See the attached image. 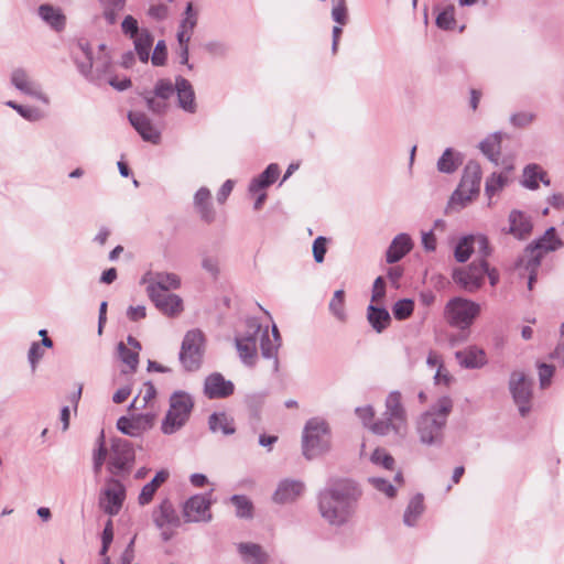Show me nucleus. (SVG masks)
<instances>
[{"instance_id": "b1692460", "label": "nucleus", "mask_w": 564, "mask_h": 564, "mask_svg": "<svg viewBox=\"0 0 564 564\" xmlns=\"http://www.w3.org/2000/svg\"><path fill=\"white\" fill-rule=\"evenodd\" d=\"M128 119L131 126L139 132L143 140L158 143L160 140L159 131L153 127L149 117L139 111H130Z\"/></svg>"}, {"instance_id": "6ab92c4d", "label": "nucleus", "mask_w": 564, "mask_h": 564, "mask_svg": "<svg viewBox=\"0 0 564 564\" xmlns=\"http://www.w3.org/2000/svg\"><path fill=\"white\" fill-rule=\"evenodd\" d=\"M260 350L263 358L272 361V371L278 372V351L281 346V336L275 325L272 326V338L269 335L268 326L260 332Z\"/></svg>"}, {"instance_id": "20e7f679", "label": "nucleus", "mask_w": 564, "mask_h": 564, "mask_svg": "<svg viewBox=\"0 0 564 564\" xmlns=\"http://www.w3.org/2000/svg\"><path fill=\"white\" fill-rule=\"evenodd\" d=\"M329 430L327 423L318 417L310 419L303 430L302 453L308 460L329 449Z\"/></svg>"}, {"instance_id": "4c0bfd02", "label": "nucleus", "mask_w": 564, "mask_h": 564, "mask_svg": "<svg viewBox=\"0 0 564 564\" xmlns=\"http://www.w3.org/2000/svg\"><path fill=\"white\" fill-rule=\"evenodd\" d=\"M134 51L142 63H148L150 58V50L153 45V35L148 29H141V33L132 37Z\"/></svg>"}, {"instance_id": "ddd939ff", "label": "nucleus", "mask_w": 564, "mask_h": 564, "mask_svg": "<svg viewBox=\"0 0 564 564\" xmlns=\"http://www.w3.org/2000/svg\"><path fill=\"white\" fill-rule=\"evenodd\" d=\"M509 389L521 416L531 410L532 383L524 372L513 371L510 376Z\"/></svg>"}, {"instance_id": "cd10ccee", "label": "nucleus", "mask_w": 564, "mask_h": 564, "mask_svg": "<svg viewBox=\"0 0 564 564\" xmlns=\"http://www.w3.org/2000/svg\"><path fill=\"white\" fill-rule=\"evenodd\" d=\"M458 364L467 369L480 368L486 364V354L475 346L455 352Z\"/></svg>"}, {"instance_id": "a211bd4d", "label": "nucleus", "mask_w": 564, "mask_h": 564, "mask_svg": "<svg viewBox=\"0 0 564 564\" xmlns=\"http://www.w3.org/2000/svg\"><path fill=\"white\" fill-rule=\"evenodd\" d=\"M186 522H208L212 520L210 500L205 495L191 497L183 506Z\"/></svg>"}, {"instance_id": "c85d7f7f", "label": "nucleus", "mask_w": 564, "mask_h": 564, "mask_svg": "<svg viewBox=\"0 0 564 564\" xmlns=\"http://www.w3.org/2000/svg\"><path fill=\"white\" fill-rule=\"evenodd\" d=\"M512 165H509L501 173H492L486 180L485 194L488 197V206L492 205V197L501 192L509 183V173L512 171Z\"/></svg>"}, {"instance_id": "052dcab7", "label": "nucleus", "mask_w": 564, "mask_h": 564, "mask_svg": "<svg viewBox=\"0 0 564 564\" xmlns=\"http://www.w3.org/2000/svg\"><path fill=\"white\" fill-rule=\"evenodd\" d=\"M335 6L332 10L333 20L339 24L345 25L348 22L347 7L345 0H333Z\"/></svg>"}, {"instance_id": "412c9836", "label": "nucleus", "mask_w": 564, "mask_h": 564, "mask_svg": "<svg viewBox=\"0 0 564 564\" xmlns=\"http://www.w3.org/2000/svg\"><path fill=\"white\" fill-rule=\"evenodd\" d=\"M304 484L297 479H282L272 496V500L279 505L294 502L304 491Z\"/></svg>"}, {"instance_id": "2eb2a0df", "label": "nucleus", "mask_w": 564, "mask_h": 564, "mask_svg": "<svg viewBox=\"0 0 564 564\" xmlns=\"http://www.w3.org/2000/svg\"><path fill=\"white\" fill-rule=\"evenodd\" d=\"M10 82L22 94L34 97L44 104L50 102L47 95L42 91L41 85L32 78L26 69L14 68L11 72Z\"/></svg>"}, {"instance_id": "4468645a", "label": "nucleus", "mask_w": 564, "mask_h": 564, "mask_svg": "<svg viewBox=\"0 0 564 564\" xmlns=\"http://www.w3.org/2000/svg\"><path fill=\"white\" fill-rule=\"evenodd\" d=\"M145 284L148 296H154L160 293H169L171 290H177L181 286V279L175 273L170 272H147L140 281Z\"/></svg>"}, {"instance_id": "79ce46f5", "label": "nucleus", "mask_w": 564, "mask_h": 564, "mask_svg": "<svg viewBox=\"0 0 564 564\" xmlns=\"http://www.w3.org/2000/svg\"><path fill=\"white\" fill-rule=\"evenodd\" d=\"M329 311L333 314V316L341 322L345 323L347 319V314L345 311V292L343 290L335 291L329 304H328Z\"/></svg>"}, {"instance_id": "dca6fc26", "label": "nucleus", "mask_w": 564, "mask_h": 564, "mask_svg": "<svg viewBox=\"0 0 564 564\" xmlns=\"http://www.w3.org/2000/svg\"><path fill=\"white\" fill-rule=\"evenodd\" d=\"M126 498V488L120 480L111 478L102 491L100 506L109 516H116L122 508Z\"/></svg>"}, {"instance_id": "13d9d810", "label": "nucleus", "mask_w": 564, "mask_h": 564, "mask_svg": "<svg viewBox=\"0 0 564 564\" xmlns=\"http://www.w3.org/2000/svg\"><path fill=\"white\" fill-rule=\"evenodd\" d=\"M370 460L376 465H381L388 470H392L395 463L394 458L382 448L375 449L371 454Z\"/></svg>"}, {"instance_id": "f3484780", "label": "nucleus", "mask_w": 564, "mask_h": 564, "mask_svg": "<svg viewBox=\"0 0 564 564\" xmlns=\"http://www.w3.org/2000/svg\"><path fill=\"white\" fill-rule=\"evenodd\" d=\"M563 246L562 240L558 238L554 227L549 228L544 235L531 243L527 251L530 253V262L534 267L540 264L541 258L551 251H555Z\"/></svg>"}, {"instance_id": "0e129e2a", "label": "nucleus", "mask_w": 564, "mask_h": 564, "mask_svg": "<svg viewBox=\"0 0 564 564\" xmlns=\"http://www.w3.org/2000/svg\"><path fill=\"white\" fill-rule=\"evenodd\" d=\"M121 30L123 34L129 36L130 39L141 33V29H139L138 21L132 15H127L123 19L121 23Z\"/></svg>"}, {"instance_id": "39448f33", "label": "nucleus", "mask_w": 564, "mask_h": 564, "mask_svg": "<svg viewBox=\"0 0 564 564\" xmlns=\"http://www.w3.org/2000/svg\"><path fill=\"white\" fill-rule=\"evenodd\" d=\"M194 408L192 397L184 391H175L170 397V408L162 421L161 430L171 435L180 431L188 421Z\"/></svg>"}, {"instance_id": "9b49d317", "label": "nucleus", "mask_w": 564, "mask_h": 564, "mask_svg": "<svg viewBox=\"0 0 564 564\" xmlns=\"http://www.w3.org/2000/svg\"><path fill=\"white\" fill-rule=\"evenodd\" d=\"M152 520L156 529L161 531V538L165 542L173 538V528H177L181 524L180 517L170 499H163L153 509Z\"/></svg>"}, {"instance_id": "72a5a7b5", "label": "nucleus", "mask_w": 564, "mask_h": 564, "mask_svg": "<svg viewBox=\"0 0 564 564\" xmlns=\"http://www.w3.org/2000/svg\"><path fill=\"white\" fill-rule=\"evenodd\" d=\"M541 181L544 185H550V180L546 172L538 164H529L523 170L522 185L529 189H536L539 182Z\"/></svg>"}, {"instance_id": "a19ab883", "label": "nucleus", "mask_w": 564, "mask_h": 564, "mask_svg": "<svg viewBox=\"0 0 564 564\" xmlns=\"http://www.w3.org/2000/svg\"><path fill=\"white\" fill-rule=\"evenodd\" d=\"M423 511H424L423 496L419 494L410 500V502L405 509V512L403 516L404 524H406L408 527H413L416 523L420 516L423 513Z\"/></svg>"}, {"instance_id": "0eeeda50", "label": "nucleus", "mask_w": 564, "mask_h": 564, "mask_svg": "<svg viewBox=\"0 0 564 564\" xmlns=\"http://www.w3.org/2000/svg\"><path fill=\"white\" fill-rule=\"evenodd\" d=\"M481 181V167L476 161H469L463 173L462 181L458 188L454 192L451 198L452 204H459L464 207L471 200L474 195L479 193Z\"/></svg>"}, {"instance_id": "49530a36", "label": "nucleus", "mask_w": 564, "mask_h": 564, "mask_svg": "<svg viewBox=\"0 0 564 564\" xmlns=\"http://www.w3.org/2000/svg\"><path fill=\"white\" fill-rule=\"evenodd\" d=\"M156 395L155 387L151 382H145L143 390L138 394L130 404V409L141 410L152 401Z\"/></svg>"}, {"instance_id": "5fc2aeb1", "label": "nucleus", "mask_w": 564, "mask_h": 564, "mask_svg": "<svg viewBox=\"0 0 564 564\" xmlns=\"http://www.w3.org/2000/svg\"><path fill=\"white\" fill-rule=\"evenodd\" d=\"M118 351L122 362L126 364L130 370H135L139 364V352L128 348L123 343H119Z\"/></svg>"}, {"instance_id": "37998d69", "label": "nucleus", "mask_w": 564, "mask_h": 564, "mask_svg": "<svg viewBox=\"0 0 564 564\" xmlns=\"http://www.w3.org/2000/svg\"><path fill=\"white\" fill-rule=\"evenodd\" d=\"M236 508V516L242 519H251L253 516V505L251 500L243 495H234L230 498Z\"/></svg>"}, {"instance_id": "f03ea898", "label": "nucleus", "mask_w": 564, "mask_h": 564, "mask_svg": "<svg viewBox=\"0 0 564 564\" xmlns=\"http://www.w3.org/2000/svg\"><path fill=\"white\" fill-rule=\"evenodd\" d=\"M453 400L443 395L427 411L419 415L415 431L421 444L430 447L443 446L447 420L453 411Z\"/></svg>"}, {"instance_id": "7c9ffc66", "label": "nucleus", "mask_w": 564, "mask_h": 564, "mask_svg": "<svg viewBox=\"0 0 564 564\" xmlns=\"http://www.w3.org/2000/svg\"><path fill=\"white\" fill-rule=\"evenodd\" d=\"M501 141L502 134L500 132H495L489 134L479 143V150L481 153L495 165L499 164Z\"/></svg>"}, {"instance_id": "f257e3e1", "label": "nucleus", "mask_w": 564, "mask_h": 564, "mask_svg": "<svg viewBox=\"0 0 564 564\" xmlns=\"http://www.w3.org/2000/svg\"><path fill=\"white\" fill-rule=\"evenodd\" d=\"M361 496L358 485L350 479H336L318 492V511L332 527L345 525L355 514Z\"/></svg>"}, {"instance_id": "774afa93", "label": "nucleus", "mask_w": 564, "mask_h": 564, "mask_svg": "<svg viewBox=\"0 0 564 564\" xmlns=\"http://www.w3.org/2000/svg\"><path fill=\"white\" fill-rule=\"evenodd\" d=\"M539 380L542 389L546 388L551 383V379L554 375V367L547 364H540L538 366Z\"/></svg>"}, {"instance_id": "bb28decb", "label": "nucleus", "mask_w": 564, "mask_h": 564, "mask_svg": "<svg viewBox=\"0 0 564 564\" xmlns=\"http://www.w3.org/2000/svg\"><path fill=\"white\" fill-rule=\"evenodd\" d=\"M413 248V242L408 234H399L391 241L387 252L386 261L388 263H395L408 254Z\"/></svg>"}, {"instance_id": "473e14b6", "label": "nucleus", "mask_w": 564, "mask_h": 564, "mask_svg": "<svg viewBox=\"0 0 564 564\" xmlns=\"http://www.w3.org/2000/svg\"><path fill=\"white\" fill-rule=\"evenodd\" d=\"M170 473L166 469H162L155 474L152 480L145 484L141 492L138 497V502L140 506H145L150 503L162 484H164L169 479Z\"/></svg>"}, {"instance_id": "c03bdc74", "label": "nucleus", "mask_w": 564, "mask_h": 564, "mask_svg": "<svg viewBox=\"0 0 564 564\" xmlns=\"http://www.w3.org/2000/svg\"><path fill=\"white\" fill-rule=\"evenodd\" d=\"M78 48L82 51V53L85 57L84 61H79L78 58H76V64H77L78 70L80 72V74L83 76L93 80L94 79V76H93L94 63H93V56H91L89 46L86 43H79Z\"/></svg>"}, {"instance_id": "a18cd8bd", "label": "nucleus", "mask_w": 564, "mask_h": 564, "mask_svg": "<svg viewBox=\"0 0 564 564\" xmlns=\"http://www.w3.org/2000/svg\"><path fill=\"white\" fill-rule=\"evenodd\" d=\"M462 163L460 159L455 158V153L451 148H447L437 161V170L442 173H453Z\"/></svg>"}, {"instance_id": "e2e57ef3", "label": "nucleus", "mask_w": 564, "mask_h": 564, "mask_svg": "<svg viewBox=\"0 0 564 564\" xmlns=\"http://www.w3.org/2000/svg\"><path fill=\"white\" fill-rule=\"evenodd\" d=\"M144 98L149 110L153 113L163 115L167 111L169 104L165 100L155 97V95L145 96Z\"/></svg>"}, {"instance_id": "de8ad7c7", "label": "nucleus", "mask_w": 564, "mask_h": 564, "mask_svg": "<svg viewBox=\"0 0 564 564\" xmlns=\"http://www.w3.org/2000/svg\"><path fill=\"white\" fill-rule=\"evenodd\" d=\"M6 105L14 109L21 117L32 122L39 121L44 117V113L35 107L22 106L12 100L7 101Z\"/></svg>"}, {"instance_id": "423d86ee", "label": "nucleus", "mask_w": 564, "mask_h": 564, "mask_svg": "<svg viewBox=\"0 0 564 564\" xmlns=\"http://www.w3.org/2000/svg\"><path fill=\"white\" fill-rule=\"evenodd\" d=\"M479 313V304L462 297L452 299L444 311L448 324L460 329H467Z\"/></svg>"}, {"instance_id": "6e6d98bb", "label": "nucleus", "mask_w": 564, "mask_h": 564, "mask_svg": "<svg viewBox=\"0 0 564 564\" xmlns=\"http://www.w3.org/2000/svg\"><path fill=\"white\" fill-rule=\"evenodd\" d=\"M455 9L453 6H447L436 17V24L440 29L452 30L455 26Z\"/></svg>"}, {"instance_id": "9d476101", "label": "nucleus", "mask_w": 564, "mask_h": 564, "mask_svg": "<svg viewBox=\"0 0 564 564\" xmlns=\"http://www.w3.org/2000/svg\"><path fill=\"white\" fill-rule=\"evenodd\" d=\"M261 324L256 318L247 321V332L242 337L236 338V348L241 361L246 366H254L257 362V340L260 338Z\"/></svg>"}, {"instance_id": "7ed1b4c3", "label": "nucleus", "mask_w": 564, "mask_h": 564, "mask_svg": "<svg viewBox=\"0 0 564 564\" xmlns=\"http://www.w3.org/2000/svg\"><path fill=\"white\" fill-rule=\"evenodd\" d=\"M386 410L382 417L370 425V431L377 435L386 436L390 433L403 436L408 427V413L402 403L399 391H391L386 399Z\"/></svg>"}, {"instance_id": "864d4df0", "label": "nucleus", "mask_w": 564, "mask_h": 564, "mask_svg": "<svg viewBox=\"0 0 564 564\" xmlns=\"http://www.w3.org/2000/svg\"><path fill=\"white\" fill-rule=\"evenodd\" d=\"M197 12L194 10L193 3L188 2L184 11V18L182 19L178 29L193 34L194 29L197 25Z\"/></svg>"}, {"instance_id": "aec40b11", "label": "nucleus", "mask_w": 564, "mask_h": 564, "mask_svg": "<svg viewBox=\"0 0 564 564\" xmlns=\"http://www.w3.org/2000/svg\"><path fill=\"white\" fill-rule=\"evenodd\" d=\"M235 386L219 372H214L205 379L204 393L208 399H224L234 393Z\"/></svg>"}, {"instance_id": "a878e982", "label": "nucleus", "mask_w": 564, "mask_h": 564, "mask_svg": "<svg viewBox=\"0 0 564 564\" xmlns=\"http://www.w3.org/2000/svg\"><path fill=\"white\" fill-rule=\"evenodd\" d=\"M531 217L525 213L513 209L509 214V234L518 239L527 238L532 231Z\"/></svg>"}, {"instance_id": "2f4dec72", "label": "nucleus", "mask_w": 564, "mask_h": 564, "mask_svg": "<svg viewBox=\"0 0 564 564\" xmlns=\"http://www.w3.org/2000/svg\"><path fill=\"white\" fill-rule=\"evenodd\" d=\"M210 197L212 195L207 187H200L194 196V206L200 218L206 223H212L215 219V210L210 204Z\"/></svg>"}, {"instance_id": "680f3d73", "label": "nucleus", "mask_w": 564, "mask_h": 564, "mask_svg": "<svg viewBox=\"0 0 564 564\" xmlns=\"http://www.w3.org/2000/svg\"><path fill=\"white\" fill-rule=\"evenodd\" d=\"M167 51L166 44L163 40H160L153 51L151 56V62L154 66H163L166 63Z\"/></svg>"}, {"instance_id": "4d7b16f0", "label": "nucleus", "mask_w": 564, "mask_h": 564, "mask_svg": "<svg viewBox=\"0 0 564 564\" xmlns=\"http://www.w3.org/2000/svg\"><path fill=\"white\" fill-rule=\"evenodd\" d=\"M470 238L474 253H477L480 259L486 260L491 252L487 237L484 235H470Z\"/></svg>"}, {"instance_id": "c756f323", "label": "nucleus", "mask_w": 564, "mask_h": 564, "mask_svg": "<svg viewBox=\"0 0 564 564\" xmlns=\"http://www.w3.org/2000/svg\"><path fill=\"white\" fill-rule=\"evenodd\" d=\"M238 552L247 564H267L269 560L268 553L257 543H239Z\"/></svg>"}, {"instance_id": "8fccbe9b", "label": "nucleus", "mask_w": 564, "mask_h": 564, "mask_svg": "<svg viewBox=\"0 0 564 564\" xmlns=\"http://www.w3.org/2000/svg\"><path fill=\"white\" fill-rule=\"evenodd\" d=\"M414 310V302L410 299H402L394 303L392 306L393 316L398 321H403L409 318Z\"/></svg>"}, {"instance_id": "f8f14e48", "label": "nucleus", "mask_w": 564, "mask_h": 564, "mask_svg": "<svg viewBox=\"0 0 564 564\" xmlns=\"http://www.w3.org/2000/svg\"><path fill=\"white\" fill-rule=\"evenodd\" d=\"M486 271V260H474L467 268L456 269L453 272V280L466 291L475 292L482 285Z\"/></svg>"}, {"instance_id": "09e8293b", "label": "nucleus", "mask_w": 564, "mask_h": 564, "mask_svg": "<svg viewBox=\"0 0 564 564\" xmlns=\"http://www.w3.org/2000/svg\"><path fill=\"white\" fill-rule=\"evenodd\" d=\"M108 451L105 446V436L104 432H101L98 438V447L94 451L93 454V469L96 476H98L101 471L102 465L106 460Z\"/></svg>"}, {"instance_id": "e433bc0d", "label": "nucleus", "mask_w": 564, "mask_h": 564, "mask_svg": "<svg viewBox=\"0 0 564 564\" xmlns=\"http://www.w3.org/2000/svg\"><path fill=\"white\" fill-rule=\"evenodd\" d=\"M367 319L377 333H382L391 322L389 312L383 307L370 304L367 308Z\"/></svg>"}, {"instance_id": "c9c22d12", "label": "nucleus", "mask_w": 564, "mask_h": 564, "mask_svg": "<svg viewBox=\"0 0 564 564\" xmlns=\"http://www.w3.org/2000/svg\"><path fill=\"white\" fill-rule=\"evenodd\" d=\"M280 173L279 165L275 163H271L267 166V169L256 178H253L249 185L250 193L261 192L263 188L268 187L272 183L275 182Z\"/></svg>"}, {"instance_id": "393cba45", "label": "nucleus", "mask_w": 564, "mask_h": 564, "mask_svg": "<svg viewBox=\"0 0 564 564\" xmlns=\"http://www.w3.org/2000/svg\"><path fill=\"white\" fill-rule=\"evenodd\" d=\"M154 306L165 316L174 317L183 311L182 299L173 293H160L149 296Z\"/></svg>"}, {"instance_id": "1a4fd4ad", "label": "nucleus", "mask_w": 564, "mask_h": 564, "mask_svg": "<svg viewBox=\"0 0 564 564\" xmlns=\"http://www.w3.org/2000/svg\"><path fill=\"white\" fill-rule=\"evenodd\" d=\"M135 453L131 443L123 438H115L109 454L108 470L119 476L128 474L133 467Z\"/></svg>"}, {"instance_id": "bf43d9fd", "label": "nucleus", "mask_w": 564, "mask_h": 564, "mask_svg": "<svg viewBox=\"0 0 564 564\" xmlns=\"http://www.w3.org/2000/svg\"><path fill=\"white\" fill-rule=\"evenodd\" d=\"M369 484L378 491L384 494L387 497L392 498L395 495V488L387 479L382 477L368 478Z\"/></svg>"}, {"instance_id": "69168bd1", "label": "nucleus", "mask_w": 564, "mask_h": 564, "mask_svg": "<svg viewBox=\"0 0 564 564\" xmlns=\"http://www.w3.org/2000/svg\"><path fill=\"white\" fill-rule=\"evenodd\" d=\"M43 355L44 349L42 348L41 344L39 341H34L28 352V360L33 371L36 369V366L42 359Z\"/></svg>"}, {"instance_id": "338daca9", "label": "nucleus", "mask_w": 564, "mask_h": 564, "mask_svg": "<svg viewBox=\"0 0 564 564\" xmlns=\"http://www.w3.org/2000/svg\"><path fill=\"white\" fill-rule=\"evenodd\" d=\"M327 239L323 236L317 237L313 242V256L317 263H322L327 251Z\"/></svg>"}, {"instance_id": "5701e85b", "label": "nucleus", "mask_w": 564, "mask_h": 564, "mask_svg": "<svg viewBox=\"0 0 564 564\" xmlns=\"http://www.w3.org/2000/svg\"><path fill=\"white\" fill-rule=\"evenodd\" d=\"M153 420L152 414H143L132 419L121 416L117 421V429L126 435L139 436L153 425Z\"/></svg>"}, {"instance_id": "6e6552de", "label": "nucleus", "mask_w": 564, "mask_h": 564, "mask_svg": "<svg viewBox=\"0 0 564 564\" xmlns=\"http://www.w3.org/2000/svg\"><path fill=\"white\" fill-rule=\"evenodd\" d=\"M204 340V335L199 329H192L185 334L178 355V359L185 370L194 371L200 367Z\"/></svg>"}, {"instance_id": "ea45409f", "label": "nucleus", "mask_w": 564, "mask_h": 564, "mask_svg": "<svg viewBox=\"0 0 564 564\" xmlns=\"http://www.w3.org/2000/svg\"><path fill=\"white\" fill-rule=\"evenodd\" d=\"M102 8V18L107 24L113 25L118 21L119 13L124 9L126 0H98Z\"/></svg>"}, {"instance_id": "4be33fe9", "label": "nucleus", "mask_w": 564, "mask_h": 564, "mask_svg": "<svg viewBox=\"0 0 564 564\" xmlns=\"http://www.w3.org/2000/svg\"><path fill=\"white\" fill-rule=\"evenodd\" d=\"M175 94L177 96V106L188 113H195L197 110L196 97L193 85L183 76L175 77Z\"/></svg>"}, {"instance_id": "3c124183", "label": "nucleus", "mask_w": 564, "mask_h": 564, "mask_svg": "<svg viewBox=\"0 0 564 564\" xmlns=\"http://www.w3.org/2000/svg\"><path fill=\"white\" fill-rule=\"evenodd\" d=\"M470 239V236H466L458 241L454 252L455 259L458 262H466L469 259L470 254L474 253V246Z\"/></svg>"}, {"instance_id": "f704fd0d", "label": "nucleus", "mask_w": 564, "mask_h": 564, "mask_svg": "<svg viewBox=\"0 0 564 564\" xmlns=\"http://www.w3.org/2000/svg\"><path fill=\"white\" fill-rule=\"evenodd\" d=\"M39 15L47 23L53 30L61 31L65 26L66 18L61 9L51 4H42L39 7Z\"/></svg>"}, {"instance_id": "58836bf2", "label": "nucleus", "mask_w": 564, "mask_h": 564, "mask_svg": "<svg viewBox=\"0 0 564 564\" xmlns=\"http://www.w3.org/2000/svg\"><path fill=\"white\" fill-rule=\"evenodd\" d=\"M208 425L212 432L221 431L224 435H231L236 431L234 420L224 412L213 413L208 419Z\"/></svg>"}, {"instance_id": "603ef678", "label": "nucleus", "mask_w": 564, "mask_h": 564, "mask_svg": "<svg viewBox=\"0 0 564 564\" xmlns=\"http://www.w3.org/2000/svg\"><path fill=\"white\" fill-rule=\"evenodd\" d=\"M175 94V83H172L170 79H159L155 83L153 95L155 97L163 99L167 102V100Z\"/></svg>"}]
</instances>
